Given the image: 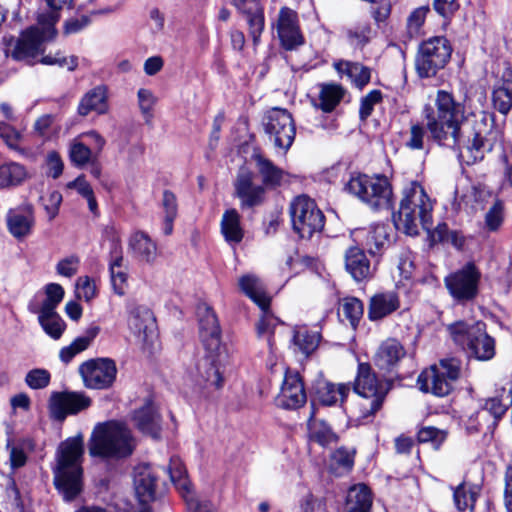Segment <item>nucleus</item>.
I'll use <instances>...</instances> for the list:
<instances>
[{"instance_id": "25", "label": "nucleus", "mask_w": 512, "mask_h": 512, "mask_svg": "<svg viewBox=\"0 0 512 512\" xmlns=\"http://www.w3.org/2000/svg\"><path fill=\"white\" fill-rule=\"evenodd\" d=\"M253 159L265 189H276L287 182L289 173L276 166L270 159L261 154L253 155Z\"/></svg>"}, {"instance_id": "39", "label": "nucleus", "mask_w": 512, "mask_h": 512, "mask_svg": "<svg viewBox=\"0 0 512 512\" xmlns=\"http://www.w3.org/2000/svg\"><path fill=\"white\" fill-rule=\"evenodd\" d=\"M372 496L369 488L364 484L352 486L346 497L347 512H370Z\"/></svg>"}, {"instance_id": "50", "label": "nucleus", "mask_w": 512, "mask_h": 512, "mask_svg": "<svg viewBox=\"0 0 512 512\" xmlns=\"http://www.w3.org/2000/svg\"><path fill=\"white\" fill-rule=\"evenodd\" d=\"M69 158L74 166L82 168L91 161L92 150L84 143L75 140L70 144Z\"/></svg>"}, {"instance_id": "35", "label": "nucleus", "mask_w": 512, "mask_h": 512, "mask_svg": "<svg viewBox=\"0 0 512 512\" xmlns=\"http://www.w3.org/2000/svg\"><path fill=\"white\" fill-rule=\"evenodd\" d=\"M100 332L98 325H90L83 335L78 336L70 345L63 347L59 352V358L64 363H69L76 355L85 351Z\"/></svg>"}, {"instance_id": "28", "label": "nucleus", "mask_w": 512, "mask_h": 512, "mask_svg": "<svg viewBox=\"0 0 512 512\" xmlns=\"http://www.w3.org/2000/svg\"><path fill=\"white\" fill-rule=\"evenodd\" d=\"M128 247L133 257L141 262L151 264L158 256L156 242L143 231H136L131 235Z\"/></svg>"}, {"instance_id": "16", "label": "nucleus", "mask_w": 512, "mask_h": 512, "mask_svg": "<svg viewBox=\"0 0 512 512\" xmlns=\"http://www.w3.org/2000/svg\"><path fill=\"white\" fill-rule=\"evenodd\" d=\"M56 33H49L47 26L31 27L24 31L20 37L15 40L13 47L9 49L11 56L15 60H30L35 58L42 51L44 40L52 38Z\"/></svg>"}, {"instance_id": "62", "label": "nucleus", "mask_w": 512, "mask_h": 512, "mask_svg": "<svg viewBox=\"0 0 512 512\" xmlns=\"http://www.w3.org/2000/svg\"><path fill=\"white\" fill-rule=\"evenodd\" d=\"M76 295L79 299L90 301L96 296L95 282L89 277H79L76 281Z\"/></svg>"}, {"instance_id": "38", "label": "nucleus", "mask_w": 512, "mask_h": 512, "mask_svg": "<svg viewBox=\"0 0 512 512\" xmlns=\"http://www.w3.org/2000/svg\"><path fill=\"white\" fill-rule=\"evenodd\" d=\"M344 96V90L337 84L319 85L318 98L313 100V105L323 112L329 113L335 109Z\"/></svg>"}, {"instance_id": "30", "label": "nucleus", "mask_w": 512, "mask_h": 512, "mask_svg": "<svg viewBox=\"0 0 512 512\" xmlns=\"http://www.w3.org/2000/svg\"><path fill=\"white\" fill-rule=\"evenodd\" d=\"M345 268L356 281H362L372 275L370 261L364 251L357 246H352L346 250Z\"/></svg>"}, {"instance_id": "29", "label": "nucleus", "mask_w": 512, "mask_h": 512, "mask_svg": "<svg viewBox=\"0 0 512 512\" xmlns=\"http://www.w3.org/2000/svg\"><path fill=\"white\" fill-rule=\"evenodd\" d=\"M351 391L350 384L320 381L316 386V396L325 406H342Z\"/></svg>"}, {"instance_id": "53", "label": "nucleus", "mask_w": 512, "mask_h": 512, "mask_svg": "<svg viewBox=\"0 0 512 512\" xmlns=\"http://www.w3.org/2000/svg\"><path fill=\"white\" fill-rule=\"evenodd\" d=\"M343 315L355 326L363 315V304L355 297H346L341 304Z\"/></svg>"}, {"instance_id": "20", "label": "nucleus", "mask_w": 512, "mask_h": 512, "mask_svg": "<svg viewBox=\"0 0 512 512\" xmlns=\"http://www.w3.org/2000/svg\"><path fill=\"white\" fill-rule=\"evenodd\" d=\"M304 385L297 372L286 370L281 391L277 397L278 404L286 409H297L306 403Z\"/></svg>"}, {"instance_id": "52", "label": "nucleus", "mask_w": 512, "mask_h": 512, "mask_svg": "<svg viewBox=\"0 0 512 512\" xmlns=\"http://www.w3.org/2000/svg\"><path fill=\"white\" fill-rule=\"evenodd\" d=\"M64 289L60 284L50 283L45 286L46 298L39 311H55L64 297Z\"/></svg>"}, {"instance_id": "46", "label": "nucleus", "mask_w": 512, "mask_h": 512, "mask_svg": "<svg viewBox=\"0 0 512 512\" xmlns=\"http://www.w3.org/2000/svg\"><path fill=\"white\" fill-rule=\"evenodd\" d=\"M7 505L13 512H28L30 498L21 494L11 478H5Z\"/></svg>"}, {"instance_id": "36", "label": "nucleus", "mask_w": 512, "mask_h": 512, "mask_svg": "<svg viewBox=\"0 0 512 512\" xmlns=\"http://www.w3.org/2000/svg\"><path fill=\"white\" fill-rule=\"evenodd\" d=\"M307 427L309 439L320 446L327 447L338 442L339 437L332 427L326 421L315 418L313 412Z\"/></svg>"}, {"instance_id": "11", "label": "nucleus", "mask_w": 512, "mask_h": 512, "mask_svg": "<svg viewBox=\"0 0 512 512\" xmlns=\"http://www.w3.org/2000/svg\"><path fill=\"white\" fill-rule=\"evenodd\" d=\"M238 284L240 289L263 311L256 330L258 337H266L269 350L273 353V334L278 320L268 312L270 297L266 294L261 280L253 274L242 276Z\"/></svg>"}, {"instance_id": "5", "label": "nucleus", "mask_w": 512, "mask_h": 512, "mask_svg": "<svg viewBox=\"0 0 512 512\" xmlns=\"http://www.w3.org/2000/svg\"><path fill=\"white\" fill-rule=\"evenodd\" d=\"M432 210V201L424 188L417 181H411L403 188L400 207L394 216L395 226L411 236L418 235L420 226L430 232Z\"/></svg>"}, {"instance_id": "2", "label": "nucleus", "mask_w": 512, "mask_h": 512, "mask_svg": "<svg viewBox=\"0 0 512 512\" xmlns=\"http://www.w3.org/2000/svg\"><path fill=\"white\" fill-rule=\"evenodd\" d=\"M201 341L208 354L199 359L193 373L195 385L207 393L222 387L224 379L220 370V362L215 352L220 348L221 331L218 319L211 307L200 304L197 308Z\"/></svg>"}, {"instance_id": "49", "label": "nucleus", "mask_w": 512, "mask_h": 512, "mask_svg": "<svg viewBox=\"0 0 512 512\" xmlns=\"http://www.w3.org/2000/svg\"><path fill=\"white\" fill-rule=\"evenodd\" d=\"M504 221V205L502 201L496 200L485 213V229L489 232H496Z\"/></svg>"}, {"instance_id": "59", "label": "nucleus", "mask_w": 512, "mask_h": 512, "mask_svg": "<svg viewBox=\"0 0 512 512\" xmlns=\"http://www.w3.org/2000/svg\"><path fill=\"white\" fill-rule=\"evenodd\" d=\"M297 512H327L326 501L308 493L299 501Z\"/></svg>"}, {"instance_id": "33", "label": "nucleus", "mask_w": 512, "mask_h": 512, "mask_svg": "<svg viewBox=\"0 0 512 512\" xmlns=\"http://www.w3.org/2000/svg\"><path fill=\"white\" fill-rule=\"evenodd\" d=\"M168 473L171 482L185 502L188 501V498L197 496L188 479L186 468L179 457L173 456L170 458Z\"/></svg>"}, {"instance_id": "37", "label": "nucleus", "mask_w": 512, "mask_h": 512, "mask_svg": "<svg viewBox=\"0 0 512 512\" xmlns=\"http://www.w3.org/2000/svg\"><path fill=\"white\" fill-rule=\"evenodd\" d=\"M220 226L221 233L227 243L234 246L242 241L244 231L241 227V217L237 210H226L222 215Z\"/></svg>"}, {"instance_id": "9", "label": "nucleus", "mask_w": 512, "mask_h": 512, "mask_svg": "<svg viewBox=\"0 0 512 512\" xmlns=\"http://www.w3.org/2000/svg\"><path fill=\"white\" fill-rule=\"evenodd\" d=\"M353 389L356 394L363 398L360 406L362 416L367 418L374 415L381 408L388 392V385L377 377L368 363H360Z\"/></svg>"}, {"instance_id": "21", "label": "nucleus", "mask_w": 512, "mask_h": 512, "mask_svg": "<svg viewBox=\"0 0 512 512\" xmlns=\"http://www.w3.org/2000/svg\"><path fill=\"white\" fill-rule=\"evenodd\" d=\"M91 399L83 392L54 393L51 411L55 418L64 419L68 414H77L91 405Z\"/></svg>"}, {"instance_id": "14", "label": "nucleus", "mask_w": 512, "mask_h": 512, "mask_svg": "<svg viewBox=\"0 0 512 512\" xmlns=\"http://www.w3.org/2000/svg\"><path fill=\"white\" fill-rule=\"evenodd\" d=\"M78 372L86 388L102 390L113 385L117 368L113 360L97 358L83 362L79 366Z\"/></svg>"}, {"instance_id": "4", "label": "nucleus", "mask_w": 512, "mask_h": 512, "mask_svg": "<svg viewBox=\"0 0 512 512\" xmlns=\"http://www.w3.org/2000/svg\"><path fill=\"white\" fill-rule=\"evenodd\" d=\"M137 446L136 439L128 425L119 420L97 423L91 433L88 449L92 456L104 458H126Z\"/></svg>"}, {"instance_id": "58", "label": "nucleus", "mask_w": 512, "mask_h": 512, "mask_svg": "<svg viewBox=\"0 0 512 512\" xmlns=\"http://www.w3.org/2000/svg\"><path fill=\"white\" fill-rule=\"evenodd\" d=\"M422 117H424L422 115ZM423 120L426 122L425 118ZM427 126L416 123L411 125L409 137L405 142V145L411 150H422L424 148V140L426 135Z\"/></svg>"}, {"instance_id": "31", "label": "nucleus", "mask_w": 512, "mask_h": 512, "mask_svg": "<svg viewBox=\"0 0 512 512\" xmlns=\"http://www.w3.org/2000/svg\"><path fill=\"white\" fill-rule=\"evenodd\" d=\"M134 486L140 502L146 503L154 499L156 476L151 466L139 465L135 469Z\"/></svg>"}, {"instance_id": "40", "label": "nucleus", "mask_w": 512, "mask_h": 512, "mask_svg": "<svg viewBox=\"0 0 512 512\" xmlns=\"http://www.w3.org/2000/svg\"><path fill=\"white\" fill-rule=\"evenodd\" d=\"M335 68L339 73L346 74L359 89H362L370 82L371 70L361 63L340 61L335 64Z\"/></svg>"}, {"instance_id": "48", "label": "nucleus", "mask_w": 512, "mask_h": 512, "mask_svg": "<svg viewBox=\"0 0 512 512\" xmlns=\"http://www.w3.org/2000/svg\"><path fill=\"white\" fill-rule=\"evenodd\" d=\"M105 237L111 241L109 270L122 269L123 255L120 237L113 226H108L104 230Z\"/></svg>"}, {"instance_id": "13", "label": "nucleus", "mask_w": 512, "mask_h": 512, "mask_svg": "<svg viewBox=\"0 0 512 512\" xmlns=\"http://www.w3.org/2000/svg\"><path fill=\"white\" fill-rule=\"evenodd\" d=\"M262 125L274 148L286 153L292 146L296 135L291 114L286 109L273 108L263 117Z\"/></svg>"}, {"instance_id": "6", "label": "nucleus", "mask_w": 512, "mask_h": 512, "mask_svg": "<svg viewBox=\"0 0 512 512\" xmlns=\"http://www.w3.org/2000/svg\"><path fill=\"white\" fill-rule=\"evenodd\" d=\"M345 190L373 210L391 207L392 188L385 176L353 175L345 184Z\"/></svg>"}, {"instance_id": "61", "label": "nucleus", "mask_w": 512, "mask_h": 512, "mask_svg": "<svg viewBox=\"0 0 512 512\" xmlns=\"http://www.w3.org/2000/svg\"><path fill=\"white\" fill-rule=\"evenodd\" d=\"M398 270L403 279H411L415 270V255L404 250L399 255Z\"/></svg>"}, {"instance_id": "55", "label": "nucleus", "mask_w": 512, "mask_h": 512, "mask_svg": "<svg viewBox=\"0 0 512 512\" xmlns=\"http://www.w3.org/2000/svg\"><path fill=\"white\" fill-rule=\"evenodd\" d=\"M429 11V6H421L410 13L407 18V32L410 37L419 35Z\"/></svg>"}, {"instance_id": "44", "label": "nucleus", "mask_w": 512, "mask_h": 512, "mask_svg": "<svg viewBox=\"0 0 512 512\" xmlns=\"http://www.w3.org/2000/svg\"><path fill=\"white\" fill-rule=\"evenodd\" d=\"M48 10L41 12L38 16V25L47 26L49 33L53 32V27L60 19V11L65 7H70L72 0H45Z\"/></svg>"}, {"instance_id": "56", "label": "nucleus", "mask_w": 512, "mask_h": 512, "mask_svg": "<svg viewBox=\"0 0 512 512\" xmlns=\"http://www.w3.org/2000/svg\"><path fill=\"white\" fill-rule=\"evenodd\" d=\"M51 374L48 370L35 368L30 370L25 377V383L31 389H43L50 383Z\"/></svg>"}, {"instance_id": "47", "label": "nucleus", "mask_w": 512, "mask_h": 512, "mask_svg": "<svg viewBox=\"0 0 512 512\" xmlns=\"http://www.w3.org/2000/svg\"><path fill=\"white\" fill-rule=\"evenodd\" d=\"M250 13H246V21L249 25L250 35L254 44L259 40V37L264 28V15L259 2H250Z\"/></svg>"}, {"instance_id": "19", "label": "nucleus", "mask_w": 512, "mask_h": 512, "mask_svg": "<svg viewBox=\"0 0 512 512\" xmlns=\"http://www.w3.org/2000/svg\"><path fill=\"white\" fill-rule=\"evenodd\" d=\"M128 326L138 339L148 344L156 337V322L152 311L146 306H134L129 311Z\"/></svg>"}, {"instance_id": "18", "label": "nucleus", "mask_w": 512, "mask_h": 512, "mask_svg": "<svg viewBox=\"0 0 512 512\" xmlns=\"http://www.w3.org/2000/svg\"><path fill=\"white\" fill-rule=\"evenodd\" d=\"M6 226L9 233L17 240L28 237L35 224L33 206L29 203H23L7 211Z\"/></svg>"}, {"instance_id": "42", "label": "nucleus", "mask_w": 512, "mask_h": 512, "mask_svg": "<svg viewBox=\"0 0 512 512\" xmlns=\"http://www.w3.org/2000/svg\"><path fill=\"white\" fill-rule=\"evenodd\" d=\"M27 177L26 168L17 163L9 162L0 165V190L19 186Z\"/></svg>"}, {"instance_id": "57", "label": "nucleus", "mask_w": 512, "mask_h": 512, "mask_svg": "<svg viewBox=\"0 0 512 512\" xmlns=\"http://www.w3.org/2000/svg\"><path fill=\"white\" fill-rule=\"evenodd\" d=\"M372 28L368 23L358 24L347 32L350 43L354 46H364L370 41Z\"/></svg>"}, {"instance_id": "3", "label": "nucleus", "mask_w": 512, "mask_h": 512, "mask_svg": "<svg viewBox=\"0 0 512 512\" xmlns=\"http://www.w3.org/2000/svg\"><path fill=\"white\" fill-rule=\"evenodd\" d=\"M83 453L84 440L81 434L63 441L57 450L54 483L67 502L76 499L83 490Z\"/></svg>"}, {"instance_id": "43", "label": "nucleus", "mask_w": 512, "mask_h": 512, "mask_svg": "<svg viewBox=\"0 0 512 512\" xmlns=\"http://www.w3.org/2000/svg\"><path fill=\"white\" fill-rule=\"evenodd\" d=\"M38 321L51 338L59 339L65 331L66 324L56 311H38Z\"/></svg>"}, {"instance_id": "10", "label": "nucleus", "mask_w": 512, "mask_h": 512, "mask_svg": "<svg viewBox=\"0 0 512 512\" xmlns=\"http://www.w3.org/2000/svg\"><path fill=\"white\" fill-rule=\"evenodd\" d=\"M452 54L450 42L443 36L431 37L423 41L415 58V68L421 78H430L443 69Z\"/></svg>"}, {"instance_id": "17", "label": "nucleus", "mask_w": 512, "mask_h": 512, "mask_svg": "<svg viewBox=\"0 0 512 512\" xmlns=\"http://www.w3.org/2000/svg\"><path fill=\"white\" fill-rule=\"evenodd\" d=\"M235 191L243 207L252 208L264 202L266 189L254 183L253 173L248 169H240L235 181Z\"/></svg>"}, {"instance_id": "60", "label": "nucleus", "mask_w": 512, "mask_h": 512, "mask_svg": "<svg viewBox=\"0 0 512 512\" xmlns=\"http://www.w3.org/2000/svg\"><path fill=\"white\" fill-rule=\"evenodd\" d=\"M382 93L380 90H372L365 97L362 98L359 115L362 120L367 119L374 109V106L381 102Z\"/></svg>"}, {"instance_id": "24", "label": "nucleus", "mask_w": 512, "mask_h": 512, "mask_svg": "<svg viewBox=\"0 0 512 512\" xmlns=\"http://www.w3.org/2000/svg\"><path fill=\"white\" fill-rule=\"evenodd\" d=\"M406 350L403 345L394 338L383 341L374 356L375 365L385 371H392L405 357Z\"/></svg>"}, {"instance_id": "22", "label": "nucleus", "mask_w": 512, "mask_h": 512, "mask_svg": "<svg viewBox=\"0 0 512 512\" xmlns=\"http://www.w3.org/2000/svg\"><path fill=\"white\" fill-rule=\"evenodd\" d=\"M276 29L279 39L286 49L291 50L302 43L298 16L294 10L288 7L280 9Z\"/></svg>"}, {"instance_id": "8", "label": "nucleus", "mask_w": 512, "mask_h": 512, "mask_svg": "<svg viewBox=\"0 0 512 512\" xmlns=\"http://www.w3.org/2000/svg\"><path fill=\"white\" fill-rule=\"evenodd\" d=\"M461 361L457 358H445L439 364L430 366L418 376L417 384L423 392L432 393L438 397L448 395L454 383L461 375Z\"/></svg>"}, {"instance_id": "15", "label": "nucleus", "mask_w": 512, "mask_h": 512, "mask_svg": "<svg viewBox=\"0 0 512 512\" xmlns=\"http://www.w3.org/2000/svg\"><path fill=\"white\" fill-rule=\"evenodd\" d=\"M481 273L473 263L465 264L458 271L445 278V285L451 296L460 302L470 301L477 296Z\"/></svg>"}, {"instance_id": "27", "label": "nucleus", "mask_w": 512, "mask_h": 512, "mask_svg": "<svg viewBox=\"0 0 512 512\" xmlns=\"http://www.w3.org/2000/svg\"><path fill=\"white\" fill-rule=\"evenodd\" d=\"M494 108L503 115L512 109V67L504 69L492 91Z\"/></svg>"}, {"instance_id": "45", "label": "nucleus", "mask_w": 512, "mask_h": 512, "mask_svg": "<svg viewBox=\"0 0 512 512\" xmlns=\"http://www.w3.org/2000/svg\"><path fill=\"white\" fill-rule=\"evenodd\" d=\"M452 490L454 504L458 510L462 511L468 507L473 509L478 495L476 486L461 483Z\"/></svg>"}, {"instance_id": "34", "label": "nucleus", "mask_w": 512, "mask_h": 512, "mask_svg": "<svg viewBox=\"0 0 512 512\" xmlns=\"http://www.w3.org/2000/svg\"><path fill=\"white\" fill-rule=\"evenodd\" d=\"M321 335L318 331L309 330L306 326H298L293 334V351L308 357L318 347Z\"/></svg>"}, {"instance_id": "32", "label": "nucleus", "mask_w": 512, "mask_h": 512, "mask_svg": "<svg viewBox=\"0 0 512 512\" xmlns=\"http://www.w3.org/2000/svg\"><path fill=\"white\" fill-rule=\"evenodd\" d=\"M400 307L399 297L394 292L374 295L370 299L368 317L372 321L383 319Z\"/></svg>"}, {"instance_id": "12", "label": "nucleus", "mask_w": 512, "mask_h": 512, "mask_svg": "<svg viewBox=\"0 0 512 512\" xmlns=\"http://www.w3.org/2000/svg\"><path fill=\"white\" fill-rule=\"evenodd\" d=\"M293 229L301 238L309 239L320 233L325 217L315 201L306 195L296 197L289 208Z\"/></svg>"}, {"instance_id": "51", "label": "nucleus", "mask_w": 512, "mask_h": 512, "mask_svg": "<svg viewBox=\"0 0 512 512\" xmlns=\"http://www.w3.org/2000/svg\"><path fill=\"white\" fill-rule=\"evenodd\" d=\"M138 106L146 123L153 119V108L157 102L154 93L146 88H140L137 92Z\"/></svg>"}, {"instance_id": "26", "label": "nucleus", "mask_w": 512, "mask_h": 512, "mask_svg": "<svg viewBox=\"0 0 512 512\" xmlns=\"http://www.w3.org/2000/svg\"><path fill=\"white\" fill-rule=\"evenodd\" d=\"M108 110V88L105 85H98L87 91L80 99L77 107L80 116H87L91 112L103 115Z\"/></svg>"}, {"instance_id": "1", "label": "nucleus", "mask_w": 512, "mask_h": 512, "mask_svg": "<svg viewBox=\"0 0 512 512\" xmlns=\"http://www.w3.org/2000/svg\"><path fill=\"white\" fill-rule=\"evenodd\" d=\"M430 137L440 146L458 150L467 163L482 160L496 141L494 115L467 113L465 104L446 90H438L423 108Z\"/></svg>"}, {"instance_id": "23", "label": "nucleus", "mask_w": 512, "mask_h": 512, "mask_svg": "<svg viewBox=\"0 0 512 512\" xmlns=\"http://www.w3.org/2000/svg\"><path fill=\"white\" fill-rule=\"evenodd\" d=\"M132 420L135 427L144 435L153 439L160 438L161 416L150 399H147L143 406L133 412Z\"/></svg>"}, {"instance_id": "64", "label": "nucleus", "mask_w": 512, "mask_h": 512, "mask_svg": "<svg viewBox=\"0 0 512 512\" xmlns=\"http://www.w3.org/2000/svg\"><path fill=\"white\" fill-rule=\"evenodd\" d=\"M333 464L349 471L354 465V452L344 447L335 450L331 456Z\"/></svg>"}, {"instance_id": "54", "label": "nucleus", "mask_w": 512, "mask_h": 512, "mask_svg": "<svg viewBox=\"0 0 512 512\" xmlns=\"http://www.w3.org/2000/svg\"><path fill=\"white\" fill-rule=\"evenodd\" d=\"M446 432L433 426L422 427L417 434L420 443H431L434 449H439L446 439Z\"/></svg>"}, {"instance_id": "41", "label": "nucleus", "mask_w": 512, "mask_h": 512, "mask_svg": "<svg viewBox=\"0 0 512 512\" xmlns=\"http://www.w3.org/2000/svg\"><path fill=\"white\" fill-rule=\"evenodd\" d=\"M389 230V226L385 224H375L369 228L364 244L371 255L380 254L389 244Z\"/></svg>"}, {"instance_id": "7", "label": "nucleus", "mask_w": 512, "mask_h": 512, "mask_svg": "<svg viewBox=\"0 0 512 512\" xmlns=\"http://www.w3.org/2000/svg\"><path fill=\"white\" fill-rule=\"evenodd\" d=\"M454 342L468 349L476 359L487 361L495 355V341L486 333V324L478 321L468 323L459 321L448 327Z\"/></svg>"}, {"instance_id": "63", "label": "nucleus", "mask_w": 512, "mask_h": 512, "mask_svg": "<svg viewBox=\"0 0 512 512\" xmlns=\"http://www.w3.org/2000/svg\"><path fill=\"white\" fill-rule=\"evenodd\" d=\"M79 264V257L71 255L57 263L56 271L59 275L70 278L78 272Z\"/></svg>"}]
</instances>
